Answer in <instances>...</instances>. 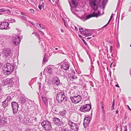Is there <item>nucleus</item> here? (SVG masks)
<instances>
[{
	"label": "nucleus",
	"mask_w": 131,
	"mask_h": 131,
	"mask_svg": "<svg viewBox=\"0 0 131 131\" xmlns=\"http://www.w3.org/2000/svg\"><path fill=\"white\" fill-rule=\"evenodd\" d=\"M56 98L57 101L59 103H61L63 101H67V97L64 94V92L61 91H59L57 93Z\"/></svg>",
	"instance_id": "1"
},
{
	"label": "nucleus",
	"mask_w": 131,
	"mask_h": 131,
	"mask_svg": "<svg viewBox=\"0 0 131 131\" xmlns=\"http://www.w3.org/2000/svg\"><path fill=\"white\" fill-rule=\"evenodd\" d=\"M72 4L70 5L71 7V10L72 13L76 16H78L79 14V11L75 9L77 5L76 1L75 0H71Z\"/></svg>",
	"instance_id": "2"
},
{
	"label": "nucleus",
	"mask_w": 131,
	"mask_h": 131,
	"mask_svg": "<svg viewBox=\"0 0 131 131\" xmlns=\"http://www.w3.org/2000/svg\"><path fill=\"white\" fill-rule=\"evenodd\" d=\"M42 126L47 131H49L52 129V127L50 122L48 121H44L41 123Z\"/></svg>",
	"instance_id": "3"
},
{
	"label": "nucleus",
	"mask_w": 131,
	"mask_h": 131,
	"mask_svg": "<svg viewBox=\"0 0 131 131\" xmlns=\"http://www.w3.org/2000/svg\"><path fill=\"white\" fill-rule=\"evenodd\" d=\"M67 121L68 124L71 127V131H78L79 129L78 124L73 123L68 118Z\"/></svg>",
	"instance_id": "4"
},
{
	"label": "nucleus",
	"mask_w": 131,
	"mask_h": 131,
	"mask_svg": "<svg viewBox=\"0 0 131 131\" xmlns=\"http://www.w3.org/2000/svg\"><path fill=\"white\" fill-rule=\"evenodd\" d=\"M91 108V105L89 104L82 105L80 107L79 110L81 112L86 113L89 111Z\"/></svg>",
	"instance_id": "5"
},
{
	"label": "nucleus",
	"mask_w": 131,
	"mask_h": 131,
	"mask_svg": "<svg viewBox=\"0 0 131 131\" xmlns=\"http://www.w3.org/2000/svg\"><path fill=\"white\" fill-rule=\"evenodd\" d=\"M101 12L100 11H99L97 13H95V12H94L93 14H91L89 15H87L86 17V18L85 19L84 18H80L83 21H84L85 20L88 19H89L90 18L92 17H97L99 16H100V15Z\"/></svg>",
	"instance_id": "6"
},
{
	"label": "nucleus",
	"mask_w": 131,
	"mask_h": 131,
	"mask_svg": "<svg viewBox=\"0 0 131 131\" xmlns=\"http://www.w3.org/2000/svg\"><path fill=\"white\" fill-rule=\"evenodd\" d=\"M71 101L73 103H79L82 100V97L80 95L70 97Z\"/></svg>",
	"instance_id": "7"
},
{
	"label": "nucleus",
	"mask_w": 131,
	"mask_h": 131,
	"mask_svg": "<svg viewBox=\"0 0 131 131\" xmlns=\"http://www.w3.org/2000/svg\"><path fill=\"white\" fill-rule=\"evenodd\" d=\"M12 79L10 78H7L5 80L3 81V83L4 85H8V86L12 87L13 85L14 82L13 81V79Z\"/></svg>",
	"instance_id": "8"
},
{
	"label": "nucleus",
	"mask_w": 131,
	"mask_h": 131,
	"mask_svg": "<svg viewBox=\"0 0 131 131\" xmlns=\"http://www.w3.org/2000/svg\"><path fill=\"white\" fill-rule=\"evenodd\" d=\"M23 116L21 114H19L18 116L16 117V122L17 124H19L20 123H23L24 124H25L28 122V121L26 120V121H25V119H24L23 120Z\"/></svg>",
	"instance_id": "9"
},
{
	"label": "nucleus",
	"mask_w": 131,
	"mask_h": 131,
	"mask_svg": "<svg viewBox=\"0 0 131 131\" xmlns=\"http://www.w3.org/2000/svg\"><path fill=\"white\" fill-rule=\"evenodd\" d=\"M11 106L13 113L14 114L16 113L18 110L19 105L18 103L15 102H13L11 103Z\"/></svg>",
	"instance_id": "10"
},
{
	"label": "nucleus",
	"mask_w": 131,
	"mask_h": 131,
	"mask_svg": "<svg viewBox=\"0 0 131 131\" xmlns=\"http://www.w3.org/2000/svg\"><path fill=\"white\" fill-rule=\"evenodd\" d=\"M9 24L7 22L5 21L1 23L0 24V29L6 30L9 29L10 27L8 26Z\"/></svg>",
	"instance_id": "11"
},
{
	"label": "nucleus",
	"mask_w": 131,
	"mask_h": 131,
	"mask_svg": "<svg viewBox=\"0 0 131 131\" xmlns=\"http://www.w3.org/2000/svg\"><path fill=\"white\" fill-rule=\"evenodd\" d=\"M79 30L81 32V34L85 36H90L91 35V34L89 32V30L86 29L83 30V28H79Z\"/></svg>",
	"instance_id": "12"
},
{
	"label": "nucleus",
	"mask_w": 131,
	"mask_h": 131,
	"mask_svg": "<svg viewBox=\"0 0 131 131\" xmlns=\"http://www.w3.org/2000/svg\"><path fill=\"white\" fill-rule=\"evenodd\" d=\"M11 50L9 48H5L3 49L2 54L3 57H6L9 56L10 54Z\"/></svg>",
	"instance_id": "13"
},
{
	"label": "nucleus",
	"mask_w": 131,
	"mask_h": 131,
	"mask_svg": "<svg viewBox=\"0 0 131 131\" xmlns=\"http://www.w3.org/2000/svg\"><path fill=\"white\" fill-rule=\"evenodd\" d=\"M52 121L55 124L58 126H62L63 125V122L57 118L54 117L53 118Z\"/></svg>",
	"instance_id": "14"
},
{
	"label": "nucleus",
	"mask_w": 131,
	"mask_h": 131,
	"mask_svg": "<svg viewBox=\"0 0 131 131\" xmlns=\"http://www.w3.org/2000/svg\"><path fill=\"white\" fill-rule=\"evenodd\" d=\"M6 65L7 68V70L6 71V72L9 73V74L12 73L14 70L13 67L9 63H6Z\"/></svg>",
	"instance_id": "15"
},
{
	"label": "nucleus",
	"mask_w": 131,
	"mask_h": 131,
	"mask_svg": "<svg viewBox=\"0 0 131 131\" xmlns=\"http://www.w3.org/2000/svg\"><path fill=\"white\" fill-rule=\"evenodd\" d=\"M95 0H90V4L94 10H96L98 8V6L95 3Z\"/></svg>",
	"instance_id": "16"
},
{
	"label": "nucleus",
	"mask_w": 131,
	"mask_h": 131,
	"mask_svg": "<svg viewBox=\"0 0 131 131\" xmlns=\"http://www.w3.org/2000/svg\"><path fill=\"white\" fill-rule=\"evenodd\" d=\"M91 119V118L90 117H86L84 118L83 125L85 127L87 126L90 123Z\"/></svg>",
	"instance_id": "17"
},
{
	"label": "nucleus",
	"mask_w": 131,
	"mask_h": 131,
	"mask_svg": "<svg viewBox=\"0 0 131 131\" xmlns=\"http://www.w3.org/2000/svg\"><path fill=\"white\" fill-rule=\"evenodd\" d=\"M13 44L15 45H17L20 42V38L19 36H16L13 38Z\"/></svg>",
	"instance_id": "18"
},
{
	"label": "nucleus",
	"mask_w": 131,
	"mask_h": 131,
	"mask_svg": "<svg viewBox=\"0 0 131 131\" xmlns=\"http://www.w3.org/2000/svg\"><path fill=\"white\" fill-rule=\"evenodd\" d=\"M54 67L53 66H49L45 68V69L48 73L51 74L53 73Z\"/></svg>",
	"instance_id": "19"
},
{
	"label": "nucleus",
	"mask_w": 131,
	"mask_h": 131,
	"mask_svg": "<svg viewBox=\"0 0 131 131\" xmlns=\"http://www.w3.org/2000/svg\"><path fill=\"white\" fill-rule=\"evenodd\" d=\"M77 77L75 75H72L71 74H68L67 78L68 81L70 82L71 81H73L74 80L77 79Z\"/></svg>",
	"instance_id": "20"
},
{
	"label": "nucleus",
	"mask_w": 131,
	"mask_h": 131,
	"mask_svg": "<svg viewBox=\"0 0 131 131\" xmlns=\"http://www.w3.org/2000/svg\"><path fill=\"white\" fill-rule=\"evenodd\" d=\"M53 82V84L54 85L58 86L59 85H60L61 84L59 78L57 77H54V79Z\"/></svg>",
	"instance_id": "21"
},
{
	"label": "nucleus",
	"mask_w": 131,
	"mask_h": 131,
	"mask_svg": "<svg viewBox=\"0 0 131 131\" xmlns=\"http://www.w3.org/2000/svg\"><path fill=\"white\" fill-rule=\"evenodd\" d=\"M69 65L68 63L64 62L62 65L61 66L62 69H63L65 70H68L69 67Z\"/></svg>",
	"instance_id": "22"
},
{
	"label": "nucleus",
	"mask_w": 131,
	"mask_h": 131,
	"mask_svg": "<svg viewBox=\"0 0 131 131\" xmlns=\"http://www.w3.org/2000/svg\"><path fill=\"white\" fill-rule=\"evenodd\" d=\"M8 38V37L2 35H0V41H1L2 42H6L7 41V39Z\"/></svg>",
	"instance_id": "23"
},
{
	"label": "nucleus",
	"mask_w": 131,
	"mask_h": 131,
	"mask_svg": "<svg viewBox=\"0 0 131 131\" xmlns=\"http://www.w3.org/2000/svg\"><path fill=\"white\" fill-rule=\"evenodd\" d=\"M107 0H99L100 3H102V5L103 6V9H104L105 7V6L106 4Z\"/></svg>",
	"instance_id": "24"
},
{
	"label": "nucleus",
	"mask_w": 131,
	"mask_h": 131,
	"mask_svg": "<svg viewBox=\"0 0 131 131\" xmlns=\"http://www.w3.org/2000/svg\"><path fill=\"white\" fill-rule=\"evenodd\" d=\"M9 104L7 102H6L5 100L2 102V105L3 108H5L6 107H8Z\"/></svg>",
	"instance_id": "25"
},
{
	"label": "nucleus",
	"mask_w": 131,
	"mask_h": 131,
	"mask_svg": "<svg viewBox=\"0 0 131 131\" xmlns=\"http://www.w3.org/2000/svg\"><path fill=\"white\" fill-rule=\"evenodd\" d=\"M27 99H28L25 97L21 98V102L22 104H24L27 100Z\"/></svg>",
	"instance_id": "26"
},
{
	"label": "nucleus",
	"mask_w": 131,
	"mask_h": 131,
	"mask_svg": "<svg viewBox=\"0 0 131 131\" xmlns=\"http://www.w3.org/2000/svg\"><path fill=\"white\" fill-rule=\"evenodd\" d=\"M59 114L62 116H64L67 113L66 111L64 110L62 111H60L59 112Z\"/></svg>",
	"instance_id": "27"
},
{
	"label": "nucleus",
	"mask_w": 131,
	"mask_h": 131,
	"mask_svg": "<svg viewBox=\"0 0 131 131\" xmlns=\"http://www.w3.org/2000/svg\"><path fill=\"white\" fill-rule=\"evenodd\" d=\"M42 99L43 101L45 104H46L48 103V101L46 98L44 97V96H42Z\"/></svg>",
	"instance_id": "28"
},
{
	"label": "nucleus",
	"mask_w": 131,
	"mask_h": 131,
	"mask_svg": "<svg viewBox=\"0 0 131 131\" xmlns=\"http://www.w3.org/2000/svg\"><path fill=\"white\" fill-rule=\"evenodd\" d=\"M5 20L6 21H9V22L10 23H14L16 22V21L15 19L11 18L7 19H5Z\"/></svg>",
	"instance_id": "29"
},
{
	"label": "nucleus",
	"mask_w": 131,
	"mask_h": 131,
	"mask_svg": "<svg viewBox=\"0 0 131 131\" xmlns=\"http://www.w3.org/2000/svg\"><path fill=\"white\" fill-rule=\"evenodd\" d=\"M11 99V97L10 96H9L7 97L6 99L5 100V101L10 104V101Z\"/></svg>",
	"instance_id": "30"
},
{
	"label": "nucleus",
	"mask_w": 131,
	"mask_h": 131,
	"mask_svg": "<svg viewBox=\"0 0 131 131\" xmlns=\"http://www.w3.org/2000/svg\"><path fill=\"white\" fill-rule=\"evenodd\" d=\"M44 3H42L41 4H39V5L38 8L40 10H41V9L43 8H44Z\"/></svg>",
	"instance_id": "31"
},
{
	"label": "nucleus",
	"mask_w": 131,
	"mask_h": 131,
	"mask_svg": "<svg viewBox=\"0 0 131 131\" xmlns=\"http://www.w3.org/2000/svg\"><path fill=\"white\" fill-rule=\"evenodd\" d=\"M82 95L84 97H86L88 95V94L87 92L83 91V93H82Z\"/></svg>",
	"instance_id": "32"
},
{
	"label": "nucleus",
	"mask_w": 131,
	"mask_h": 131,
	"mask_svg": "<svg viewBox=\"0 0 131 131\" xmlns=\"http://www.w3.org/2000/svg\"><path fill=\"white\" fill-rule=\"evenodd\" d=\"M5 122V120H4L3 119H0V125H4Z\"/></svg>",
	"instance_id": "33"
},
{
	"label": "nucleus",
	"mask_w": 131,
	"mask_h": 131,
	"mask_svg": "<svg viewBox=\"0 0 131 131\" xmlns=\"http://www.w3.org/2000/svg\"><path fill=\"white\" fill-rule=\"evenodd\" d=\"M21 18L23 20L25 21H27V18L26 17V15H22L21 16Z\"/></svg>",
	"instance_id": "34"
},
{
	"label": "nucleus",
	"mask_w": 131,
	"mask_h": 131,
	"mask_svg": "<svg viewBox=\"0 0 131 131\" xmlns=\"http://www.w3.org/2000/svg\"><path fill=\"white\" fill-rule=\"evenodd\" d=\"M60 131H70V130L67 127H65L62 128Z\"/></svg>",
	"instance_id": "35"
},
{
	"label": "nucleus",
	"mask_w": 131,
	"mask_h": 131,
	"mask_svg": "<svg viewBox=\"0 0 131 131\" xmlns=\"http://www.w3.org/2000/svg\"><path fill=\"white\" fill-rule=\"evenodd\" d=\"M36 129L35 128L34 129L30 127H28L25 131H35Z\"/></svg>",
	"instance_id": "36"
},
{
	"label": "nucleus",
	"mask_w": 131,
	"mask_h": 131,
	"mask_svg": "<svg viewBox=\"0 0 131 131\" xmlns=\"http://www.w3.org/2000/svg\"><path fill=\"white\" fill-rule=\"evenodd\" d=\"M37 25L38 27H40V28L41 29H44L45 28L43 27L42 25H41L40 24H37Z\"/></svg>",
	"instance_id": "37"
},
{
	"label": "nucleus",
	"mask_w": 131,
	"mask_h": 131,
	"mask_svg": "<svg viewBox=\"0 0 131 131\" xmlns=\"http://www.w3.org/2000/svg\"><path fill=\"white\" fill-rule=\"evenodd\" d=\"M39 43L40 44H41V45L43 46V47L44 45L45 44V41L43 40H41L40 41H39Z\"/></svg>",
	"instance_id": "38"
},
{
	"label": "nucleus",
	"mask_w": 131,
	"mask_h": 131,
	"mask_svg": "<svg viewBox=\"0 0 131 131\" xmlns=\"http://www.w3.org/2000/svg\"><path fill=\"white\" fill-rule=\"evenodd\" d=\"M1 84L0 83V96H2L3 95V92L2 89H1Z\"/></svg>",
	"instance_id": "39"
},
{
	"label": "nucleus",
	"mask_w": 131,
	"mask_h": 131,
	"mask_svg": "<svg viewBox=\"0 0 131 131\" xmlns=\"http://www.w3.org/2000/svg\"><path fill=\"white\" fill-rule=\"evenodd\" d=\"M5 13L6 14H7L9 15L10 13V10L9 9L6 10V11L5 12Z\"/></svg>",
	"instance_id": "40"
},
{
	"label": "nucleus",
	"mask_w": 131,
	"mask_h": 131,
	"mask_svg": "<svg viewBox=\"0 0 131 131\" xmlns=\"http://www.w3.org/2000/svg\"><path fill=\"white\" fill-rule=\"evenodd\" d=\"M44 57L43 58V61H42V62L43 63H45V62L46 61V60H47L46 58L45 57L46 54H44Z\"/></svg>",
	"instance_id": "41"
},
{
	"label": "nucleus",
	"mask_w": 131,
	"mask_h": 131,
	"mask_svg": "<svg viewBox=\"0 0 131 131\" xmlns=\"http://www.w3.org/2000/svg\"><path fill=\"white\" fill-rule=\"evenodd\" d=\"M30 13L31 14H34V10L32 9H31L29 10Z\"/></svg>",
	"instance_id": "42"
},
{
	"label": "nucleus",
	"mask_w": 131,
	"mask_h": 131,
	"mask_svg": "<svg viewBox=\"0 0 131 131\" xmlns=\"http://www.w3.org/2000/svg\"><path fill=\"white\" fill-rule=\"evenodd\" d=\"M6 11V9L4 8H2L0 9V12H5Z\"/></svg>",
	"instance_id": "43"
},
{
	"label": "nucleus",
	"mask_w": 131,
	"mask_h": 131,
	"mask_svg": "<svg viewBox=\"0 0 131 131\" xmlns=\"http://www.w3.org/2000/svg\"><path fill=\"white\" fill-rule=\"evenodd\" d=\"M113 14H112L111 15V17H110V19H109V20L108 21V23H110V21H111V19H112V18L113 17Z\"/></svg>",
	"instance_id": "44"
},
{
	"label": "nucleus",
	"mask_w": 131,
	"mask_h": 131,
	"mask_svg": "<svg viewBox=\"0 0 131 131\" xmlns=\"http://www.w3.org/2000/svg\"><path fill=\"white\" fill-rule=\"evenodd\" d=\"M110 53H111L112 51V46H110Z\"/></svg>",
	"instance_id": "45"
},
{
	"label": "nucleus",
	"mask_w": 131,
	"mask_h": 131,
	"mask_svg": "<svg viewBox=\"0 0 131 131\" xmlns=\"http://www.w3.org/2000/svg\"><path fill=\"white\" fill-rule=\"evenodd\" d=\"M124 128H125V131H127V126L126 125L124 126Z\"/></svg>",
	"instance_id": "46"
},
{
	"label": "nucleus",
	"mask_w": 131,
	"mask_h": 131,
	"mask_svg": "<svg viewBox=\"0 0 131 131\" xmlns=\"http://www.w3.org/2000/svg\"><path fill=\"white\" fill-rule=\"evenodd\" d=\"M82 41H83V42L84 43V44L85 45H87V43H86V42H85V40H84V39H82Z\"/></svg>",
	"instance_id": "47"
},
{
	"label": "nucleus",
	"mask_w": 131,
	"mask_h": 131,
	"mask_svg": "<svg viewBox=\"0 0 131 131\" xmlns=\"http://www.w3.org/2000/svg\"><path fill=\"white\" fill-rule=\"evenodd\" d=\"M38 84L39 86V88H40L41 86V83L40 82H38Z\"/></svg>",
	"instance_id": "48"
},
{
	"label": "nucleus",
	"mask_w": 131,
	"mask_h": 131,
	"mask_svg": "<svg viewBox=\"0 0 131 131\" xmlns=\"http://www.w3.org/2000/svg\"><path fill=\"white\" fill-rule=\"evenodd\" d=\"M102 112L103 114L105 113V112L104 110V109H102Z\"/></svg>",
	"instance_id": "49"
},
{
	"label": "nucleus",
	"mask_w": 131,
	"mask_h": 131,
	"mask_svg": "<svg viewBox=\"0 0 131 131\" xmlns=\"http://www.w3.org/2000/svg\"><path fill=\"white\" fill-rule=\"evenodd\" d=\"M63 22L64 23V25L66 26V21L64 19H63Z\"/></svg>",
	"instance_id": "50"
},
{
	"label": "nucleus",
	"mask_w": 131,
	"mask_h": 131,
	"mask_svg": "<svg viewBox=\"0 0 131 131\" xmlns=\"http://www.w3.org/2000/svg\"><path fill=\"white\" fill-rule=\"evenodd\" d=\"M35 34H36V35H37V36H38V38L39 39H40V37H39V35H38V34H37V33H35Z\"/></svg>",
	"instance_id": "51"
},
{
	"label": "nucleus",
	"mask_w": 131,
	"mask_h": 131,
	"mask_svg": "<svg viewBox=\"0 0 131 131\" xmlns=\"http://www.w3.org/2000/svg\"><path fill=\"white\" fill-rule=\"evenodd\" d=\"M114 104H115V101L114 100L113 101V103H112V106H114Z\"/></svg>",
	"instance_id": "52"
},
{
	"label": "nucleus",
	"mask_w": 131,
	"mask_h": 131,
	"mask_svg": "<svg viewBox=\"0 0 131 131\" xmlns=\"http://www.w3.org/2000/svg\"><path fill=\"white\" fill-rule=\"evenodd\" d=\"M101 107H102V109H104V106L103 105V104H102Z\"/></svg>",
	"instance_id": "53"
},
{
	"label": "nucleus",
	"mask_w": 131,
	"mask_h": 131,
	"mask_svg": "<svg viewBox=\"0 0 131 131\" xmlns=\"http://www.w3.org/2000/svg\"><path fill=\"white\" fill-rule=\"evenodd\" d=\"M34 120L36 122H37V118L35 117V118Z\"/></svg>",
	"instance_id": "54"
},
{
	"label": "nucleus",
	"mask_w": 131,
	"mask_h": 131,
	"mask_svg": "<svg viewBox=\"0 0 131 131\" xmlns=\"http://www.w3.org/2000/svg\"><path fill=\"white\" fill-rule=\"evenodd\" d=\"M21 15H26L24 13H23L22 12H21Z\"/></svg>",
	"instance_id": "55"
},
{
	"label": "nucleus",
	"mask_w": 131,
	"mask_h": 131,
	"mask_svg": "<svg viewBox=\"0 0 131 131\" xmlns=\"http://www.w3.org/2000/svg\"><path fill=\"white\" fill-rule=\"evenodd\" d=\"M124 12L123 14H122V18H123V17H124Z\"/></svg>",
	"instance_id": "56"
},
{
	"label": "nucleus",
	"mask_w": 131,
	"mask_h": 131,
	"mask_svg": "<svg viewBox=\"0 0 131 131\" xmlns=\"http://www.w3.org/2000/svg\"><path fill=\"white\" fill-rule=\"evenodd\" d=\"M39 31L41 32V34H42V35L44 34V33L43 32H42L40 30H39Z\"/></svg>",
	"instance_id": "57"
},
{
	"label": "nucleus",
	"mask_w": 131,
	"mask_h": 131,
	"mask_svg": "<svg viewBox=\"0 0 131 131\" xmlns=\"http://www.w3.org/2000/svg\"><path fill=\"white\" fill-rule=\"evenodd\" d=\"M127 106L128 107V109L130 110V111H131V109L130 108L129 106L128 105H127Z\"/></svg>",
	"instance_id": "58"
},
{
	"label": "nucleus",
	"mask_w": 131,
	"mask_h": 131,
	"mask_svg": "<svg viewBox=\"0 0 131 131\" xmlns=\"http://www.w3.org/2000/svg\"><path fill=\"white\" fill-rule=\"evenodd\" d=\"M116 87H119V85L118 84H116L115 86Z\"/></svg>",
	"instance_id": "59"
},
{
	"label": "nucleus",
	"mask_w": 131,
	"mask_h": 131,
	"mask_svg": "<svg viewBox=\"0 0 131 131\" xmlns=\"http://www.w3.org/2000/svg\"><path fill=\"white\" fill-rule=\"evenodd\" d=\"M91 37H88L87 38V39H91Z\"/></svg>",
	"instance_id": "60"
},
{
	"label": "nucleus",
	"mask_w": 131,
	"mask_h": 131,
	"mask_svg": "<svg viewBox=\"0 0 131 131\" xmlns=\"http://www.w3.org/2000/svg\"><path fill=\"white\" fill-rule=\"evenodd\" d=\"M86 84H85V85L84 86H83V88H86Z\"/></svg>",
	"instance_id": "61"
},
{
	"label": "nucleus",
	"mask_w": 131,
	"mask_h": 131,
	"mask_svg": "<svg viewBox=\"0 0 131 131\" xmlns=\"http://www.w3.org/2000/svg\"><path fill=\"white\" fill-rule=\"evenodd\" d=\"M114 106H112L111 107V110H113V109H114Z\"/></svg>",
	"instance_id": "62"
},
{
	"label": "nucleus",
	"mask_w": 131,
	"mask_h": 131,
	"mask_svg": "<svg viewBox=\"0 0 131 131\" xmlns=\"http://www.w3.org/2000/svg\"><path fill=\"white\" fill-rule=\"evenodd\" d=\"M79 36L81 38H82V36L80 35H79Z\"/></svg>",
	"instance_id": "63"
},
{
	"label": "nucleus",
	"mask_w": 131,
	"mask_h": 131,
	"mask_svg": "<svg viewBox=\"0 0 131 131\" xmlns=\"http://www.w3.org/2000/svg\"><path fill=\"white\" fill-rule=\"evenodd\" d=\"M129 11L131 12V6H130V8L129 9Z\"/></svg>",
	"instance_id": "64"
}]
</instances>
